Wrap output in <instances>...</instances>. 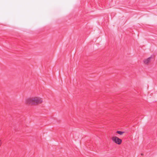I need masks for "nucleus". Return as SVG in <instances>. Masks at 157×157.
<instances>
[{"label":"nucleus","mask_w":157,"mask_h":157,"mask_svg":"<svg viewBox=\"0 0 157 157\" xmlns=\"http://www.w3.org/2000/svg\"><path fill=\"white\" fill-rule=\"evenodd\" d=\"M25 103L29 105H34L33 97H31L26 98L25 99Z\"/></svg>","instance_id":"obj_1"},{"label":"nucleus","mask_w":157,"mask_h":157,"mask_svg":"<svg viewBox=\"0 0 157 157\" xmlns=\"http://www.w3.org/2000/svg\"><path fill=\"white\" fill-rule=\"evenodd\" d=\"M34 105H37L43 102L42 98L37 97H33Z\"/></svg>","instance_id":"obj_2"},{"label":"nucleus","mask_w":157,"mask_h":157,"mask_svg":"<svg viewBox=\"0 0 157 157\" xmlns=\"http://www.w3.org/2000/svg\"><path fill=\"white\" fill-rule=\"evenodd\" d=\"M111 139L112 141L116 144L120 145L122 142V140L116 136H114L112 137Z\"/></svg>","instance_id":"obj_3"},{"label":"nucleus","mask_w":157,"mask_h":157,"mask_svg":"<svg viewBox=\"0 0 157 157\" xmlns=\"http://www.w3.org/2000/svg\"><path fill=\"white\" fill-rule=\"evenodd\" d=\"M152 58V57L151 56L146 59H145L144 60V63L145 64H148L151 62V59Z\"/></svg>","instance_id":"obj_4"},{"label":"nucleus","mask_w":157,"mask_h":157,"mask_svg":"<svg viewBox=\"0 0 157 157\" xmlns=\"http://www.w3.org/2000/svg\"><path fill=\"white\" fill-rule=\"evenodd\" d=\"M116 133L120 135H122L124 133V132L117 131Z\"/></svg>","instance_id":"obj_5"},{"label":"nucleus","mask_w":157,"mask_h":157,"mask_svg":"<svg viewBox=\"0 0 157 157\" xmlns=\"http://www.w3.org/2000/svg\"><path fill=\"white\" fill-rule=\"evenodd\" d=\"M2 144V142L1 140H0V147L1 146Z\"/></svg>","instance_id":"obj_6"}]
</instances>
